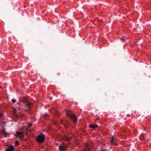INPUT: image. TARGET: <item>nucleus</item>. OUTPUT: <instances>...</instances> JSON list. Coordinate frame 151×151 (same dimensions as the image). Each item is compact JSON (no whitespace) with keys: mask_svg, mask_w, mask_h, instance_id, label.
<instances>
[{"mask_svg":"<svg viewBox=\"0 0 151 151\" xmlns=\"http://www.w3.org/2000/svg\"><path fill=\"white\" fill-rule=\"evenodd\" d=\"M67 116L70 119L73 120L74 123H76L77 122V119L76 116L72 113H68L66 114Z\"/></svg>","mask_w":151,"mask_h":151,"instance_id":"obj_1","label":"nucleus"},{"mask_svg":"<svg viewBox=\"0 0 151 151\" xmlns=\"http://www.w3.org/2000/svg\"><path fill=\"white\" fill-rule=\"evenodd\" d=\"M36 140L39 143H42L45 140L44 135L41 134L38 135L36 138Z\"/></svg>","mask_w":151,"mask_h":151,"instance_id":"obj_2","label":"nucleus"},{"mask_svg":"<svg viewBox=\"0 0 151 151\" xmlns=\"http://www.w3.org/2000/svg\"><path fill=\"white\" fill-rule=\"evenodd\" d=\"M67 147V146L66 145H63L59 147V150L60 151H65Z\"/></svg>","mask_w":151,"mask_h":151,"instance_id":"obj_3","label":"nucleus"},{"mask_svg":"<svg viewBox=\"0 0 151 151\" xmlns=\"http://www.w3.org/2000/svg\"><path fill=\"white\" fill-rule=\"evenodd\" d=\"M15 136L19 137H24V134L22 132H16V134H14Z\"/></svg>","mask_w":151,"mask_h":151,"instance_id":"obj_4","label":"nucleus"},{"mask_svg":"<svg viewBox=\"0 0 151 151\" xmlns=\"http://www.w3.org/2000/svg\"><path fill=\"white\" fill-rule=\"evenodd\" d=\"M92 148V147L91 146L89 145L88 144H86L85 148V151H89Z\"/></svg>","mask_w":151,"mask_h":151,"instance_id":"obj_5","label":"nucleus"},{"mask_svg":"<svg viewBox=\"0 0 151 151\" xmlns=\"http://www.w3.org/2000/svg\"><path fill=\"white\" fill-rule=\"evenodd\" d=\"M14 147L12 146H11L8 147L5 151H14Z\"/></svg>","mask_w":151,"mask_h":151,"instance_id":"obj_6","label":"nucleus"},{"mask_svg":"<svg viewBox=\"0 0 151 151\" xmlns=\"http://www.w3.org/2000/svg\"><path fill=\"white\" fill-rule=\"evenodd\" d=\"M89 127L91 128L95 129L97 128L98 125L95 124H91L89 125Z\"/></svg>","mask_w":151,"mask_h":151,"instance_id":"obj_7","label":"nucleus"},{"mask_svg":"<svg viewBox=\"0 0 151 151\" xmlns=\"http://www.w3.org/2000/svg\"><path fill=\"white\" fill-rule=\"evenodd\" d=\"M111 145H116V143H115V141L114 140V137L113 136L112 137V138L111 141Z\"/></svg>","mask_w":151,"mask_h":151,"instance_id":"obj_8","label":"nucleus"},{"mask_svg":"<svg viewBox=\"0 0 151 151\" xmlns=\"http://www.w3.org/2000/svg\"><path fill=\"white\" fill-rule=\"evenodd\" d=\"M28 101V99L25 97L23 98L22 99V101L23 102V103H27Z\"/></svg>","mask_w":151,"mask_h":151,"instance_id":"obj_9","label":"nucleus"},{"mask_svg":"<svg viewBox=\"0 0 151 151\" xmlns=\"http://www.w3.org/2000/svg\"><path fill=\"white\" fill-rule=\"evenodd\" d=\"M43 117L47 120H48L49 119V116L47 114H44L43 115Z\"/></svg>","mask_w":151,"mask_h":151,"instance_id":"obj_10","label":"nucleus"},{"mask_svg":"<svg viewBox=\"0 0 151 151\" xmlns=\"http://www.w3.org/2000/svg\"><path fill=\"white\" fill-rule=\"evenodd\" d=\"M31 105V104L30 103H28L27 104V107L28 109L30 108V107Z\"/></svg>","mask_w":151,"mask_h":151,"instance_id":"obj_11","label":"nucleus"},{"mask_svg":"<svg viewBox=\"0 0 151 151\" xmlns=\"http://www.w3.org/2000/svg\"><path fill=\"white\" fill-rule=\"evenodd\" d=\"M71 139V138L70 137H65V140L67 141H69V140Z\"/></svg>","mask_w":151,"mask_h":151,"instance_id":"obj_12","label":"nucleus"},{"mask_svg":"<svg viewBox=\"0 0 151 151\" xmlns=\"http://www.w3.org/2000/svg\"><path fill=\"white\" fill-rule=\"evenodd\" d=\"M5 132V131L4 128V126H2V127L1 133H2L3 132Z\"/></svg>","mask_w":151,"mask_h":151,"instance_id":"obj_13","label":"nucleus"},{"mask_svg":"<svg viewBox=\"0 0 151 151\" xmlns=\"http://www.w3.org/2000/svg\"><path fill=\"white\" fill-rule=\"evenodd\" d=\"M2 134H3V135L5 137H6L8 136V134L6 132H3Z\"/></svg>","mask_w":151,"mask_h":151,"instance_id":"obj_14","label":"nucleus"},{"mask_svg":"<svg viewBox=\"0 0 151 151\" xmlns=\"http://www.w3.org/2000/svg\"><path fill=\"white\" fill-rule=\"evenodd\" d=\"M15 144L16 146L19 145V141H16L15 142Z\"/></svg>","mask_w":151,"mask_h":151,"instance_id":"obj_15","label":"nucleus"},{"mask_svg":"<svg viewBox=\"0 0 151 151\" xmlns=\"http://www.w3.org/2000/svg\"><path fill=\"white\" fill-rule=\"evenodd\" d=\"M12 102L13 103H15L16 101V100L14 99H12Z\"/></svg>","mask_w":151,"mask_h":151,"instance_id":"obj_16","label":"nucleus"},{"mask_svg":"<svg viewBox=\"0 0 151 151\" xmlns=\"http://www.w3.org/2000/svg\"><path fill=\"white\" fill-rule=\"evenodd\" d=\"M32 124L31 123L29 124L28 126L29 127H30L32 126Z\"/></svg>","mask_w":151,"mask_h":151,"instance_id":"obj_17","label":"nucleus"},{"mask_svg":"<svg viewBox=\"0 0 151 151\" xmlns=\"http://www.w3.org/2000/svg\"><path fill=\"white\" fill-rule=\"evenodd\" d=\"M63 120H60V124H63Z\"/></svg>","mask_w":151,"mask_h":151,"instance_id":"obj_18","label":"nucleus"},{"mask_svg":"<svg viewBox=\"0 0 151 151\" xmlns=\"http://www.w3.org/2000/svg\"><path fill=\"white\" fill-rule=\"evenodd\" d=\"M14 113L15 114L16 113V110L15 109H14Z\"/></svg>","mask_w":151,"mask_h":151,"instance_id":"obj_19","label":"nucleus"},{"mask_svg":"<svg viewBox=\"0 0 151 151\" xmlns=\"http://www.w3.org/2000/svg\"><path fill=\"white\" fill-rule=\"evenodd\" d=\"M2 116V114H0V117Z\"/></svg>","mask_w":151,"mask_h":151,"instance_id":"obj_20","label":"nucleus"},{"mask_svg":"<svg viewBox=\"0 0 151 151\" xmlns=\"http://www.w3.org/2000/svg\"><path fill=\"white\" fill-rule=\"evenodd\" d=\"M101 151H106V150H102Z\"/></svg>","mask_w":151,"mask_h":151,"instance_id":"obj_21","label":"nucleus"},{"mask_svg":"<svg viewBox=\"0 0 151 151\" xmlns=\"http://www.w3.org/2000/svg\"><path fill=\"white\" fill-rule=\"evenodd\" d=\"M122 40H124V39L122 38Z\"/></svg>","mask_w":151,"mask_h":151,"instance_id":"obj_22","label":"nucleus"},{"mask_svg":"<svg viewBox=\"0 0 151 151\" xmlns=\"http://www.w3.org/2000/svg\"><path fill=\"white\" fill-rule=\"evenodd\" d=\"M0 88H1V86H0Z\"/></svg>","mask_w":151,"mask_h":151,"instance_id":"obj_23","label":"nucleus"}]
</instances>
